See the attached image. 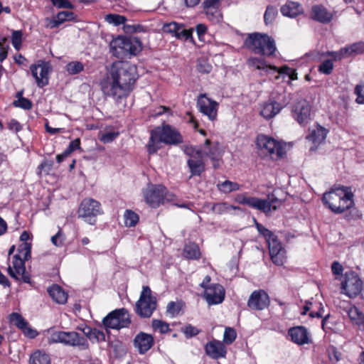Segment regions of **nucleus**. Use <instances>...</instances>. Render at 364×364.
<instances>
[{"mask_svg":"<svg viewBox=\"0 0 364 364\" xmlns=\"http://www.w3.org/2000/svg\"><path fill=\"white\" fill-rule=\"evenodd\" d=\"M333 69V63L331 60H323L318 67V70L320 73L325 75H330Z\"/></svg>","mask_w":364,"mask_h":364,"instance_id":"obj_45","label":"nucleus"},{"mask_svg":"<svg viewBox=\"0 0 364 364\" xmlns=\"http://www.w3.org/2000/svg\"><path fill=\"white\" fill-rule=\"evenodd\" d=\"M53 5L58 9H73V5L69 0H50Z\"/></svg>","mask_w":364,"mask_h":364,"instance_id":"obj_59","label":"nucleus"},{"mask_svg":"<svg viewBox=\"0 0 364 364\" xmlns=\"http://www.w3.org/2000/svg\"><path fill=\"white\" fill-rule=\"evenodd\" d=\"M166 188L161 185L149 186L144 191L146 202L152 208H157L164 203Z\"/></svg>","mask_w":364,"mask_h":364,"instance_id":"obj_16","label":"nucleus"},{"mask_svg":"<svg viewBox=\"0 0 364 364\" xmlns=\"http://www.w3.org/2000/svg\"><path fill=\"white\" fill-rule=\"evenodd\" d=\"M205 351L208 356L215 360L225 358L227 353V349L224 343L215 339L205 344Z\"/></svg>","mask_w":364,"mask_h":364,"instance_id":"obj_21","label":"nucleus"},{"mask_svg":"<svg viewBox=\"0 0 364 364\" xmlns=\"http://www.w3.org/2000/svg\"><path fill=\"white\" fill-rule=\"evenodd\" d=\"M197 106L199 111L208 116L210 120L214 121L216 119L218 103L215 100L207 97L205 94H201L198 99Z\"/></svg>","mask_w":364,"mask_h":364,"instance_id":"obj_19","label":"nucleus"},{"mask_svg":"<svg viewBox=\"0 0 364 364\" xmlns=\"http://www.w3.org/2000/svg\"><path fill=\"white\" fill-rule=\"evenodd\" d=\"M105 20L109 23L113 24L114 26H119L124 24L126 22L127 18L124 16L111 14L105 16Z\"/></svg>","mask_w":364,"mask_h":364,"instance_id":"obj_40","label":"nucleus"},{"mask_svg":"<svg viewBox=\"0 0 364 364\" xmlns=\"http://www.w3.org/2000/svg\"><path fill=\"white\" fill-rule=\"evenodd\" d=\"M181 331L185 335L186 338H190L193 336H196L200 332V331L198 328L192 326L191 324L186 325L185 326L181 328Z\"/></svg>","mask_w":364,"mask_h":364,"instance_id":"obj_42","label":"nucleus"},{"mask_svg":"<svg viewBox=\"0 0 364 364\" xmlns=\"http://www.w3.org/2000/svg\"><path fill=\"white\" fill-rule=\"evenodd\" d=\"M52 70L50 62L43 60H39L37 63L30 66L31 75L35 78L38 87L41 88L48 85L49 74Z\"/></svg>","mask_w":364,"mask_h":364,"instance_id":"obj_14","label":"nucleus"},{"mask_svg":"<svg viewBox=\"0 0 364 364\" xmlns=\"http://www.w3.org/2000/svg\"><path fill=\"white\" fill-rule=\"evenodd\" d=\"M257 230L259 232V233L265 238L266 241L269 240L271 237H273V235H274V234L272 231L264 227L260 223H257Z\"/></svg>","mask_w":364,"mask_h":364,"instance_id":"obj_58","label":"nucleus"},{"mask_svg":"<svg viewBox=\"0 0 364 364\" xmlns=\"http://www.w3.org/2000/svg\"><path fill=\"white\" fill-rule=\"evenodd\" d=\"M30 364H51L50 355L43 350H37L33 353L29 359Z\"/></svg>","mask_w":364,"mask_h":364,"instance_id":"obj_31","label":"nucleus"},{"mask_svg":"<svg viewBox=\"0 0 364 364\" xmlns=\"http://www.w3.org/2000/svg\"><path fill=\"white\" fill-rule=\"evenodd\" d=\"M49 343H61L67 346H77L81 350H86L89 348L87 338L80 336L75 331H55L51 334Z\"/></svg>","mask_w":364,"mask_h":364,"instance_id":"obj_10","label":"nucleus"},{"mask_svg":"<svg viewBox=\"0 0 364 364\" xmlns=\"http://www.w3.org/2000/svg\"><path fill=\"white\" fill-rule=\"evenodd\" d=\"M152 328L161 333H166L171 331L168 323L159 319H154L151 322Z\"/></svg>","mask_w":364,"mask_h":364,"instance_id":"obj_39","label":"nucleus"},{"mask_svg":"<svg viewBox=\"0 0 364 364\" xmlns=\"http://www.w3.org/2000/svg\"><path fill=\"white\" fill-rule=\"evenodd\" d=\"M203 296L209 305L219 304L225 299V289L220 284H212L206 288Z\"/></svg>","mask_w":364,"mask_h":364,"instance_id":"obj_20","label":"nucleus"},{"mask_svg":"<svg viewBox=\"0 0 364 364\" xmlns=\"http://www.w3.org/2000/svg\"><path fill=\"white\" fill-rule=\"evenodd\" d=\"M84 70V65L80 61H72L67 64L66 70L70 75H76Z\"/></svg>","mask_w":364,"mask_h":364,"instance_id":"obj_38","label":"nucleus"},{"mask_svg":"<svg viewBox=\"0 0 364 364\" xmlns=\"http://www.w3.org/2000/svg\"><path fill=\"white\" fill-rule=\"evenodd\" d=\"M220 0H205L203 2V8L206 10L207 15L210 14V9H218L219 8Z\"/></svg>","mask_w":364,"mask_h":364,"instance_id":"obj_52","label":"nucleus"},{"mask_svg":"<svg viewBox=\"0 0 364 364\" xmlns=\"http://www.w3.org/2000/svg\"><path fill=\"white\" fill-rule=\"evenodd\" d=\"M292 117L301 125L305 127L311 119V106L305 99H300L291 106Z\"/></svg>","mask_w":364,"mask_h":364,"instance_id":"obj_13","label":"nucleus"},{"mask_svg":"<svg viewBox=\"0 0 364 364\" xmlns=\"http://www.w3.org/2000/svg\"><path fill=\"white\" fill-rule=\"evenodd\" d=\"M328 56H331L335 60H339L343 58L348 57V49H345V48H341L338 52H328Z\"/></svg>","mask_w":364,"mask_h":364,"instance_id":"obj_56","label":"nucleus"},{"mask_svg":"<svg viewBox=\"0 0 364 364\" xmlns=\"http://www.w3.org/2000/svg\"><path fill=\"white\" fill-rule=\"evenodd\" d=\"M156 306L157 299L152 295L151 289L148 286H144L139 299L136 303V313L141 318H150Z\"/></svg>","mask_w":364,"mask_h":364,"instance_id":"obj_7","label":"nucleus"},{"mask_svg":"<svg viewBox=\"0 0 364 364\" xmlns=\"http://www.w3.org/2000/svg\"><path fill=\"white\" fill-rule=\"evenodd\" d=\"M266 203H267V205H269V210L267 211L263 212L266 215L269 213L273 209L274 210H277V205L279 206L281 205V201L276 197H274V195H268L267 199H262Z\"/></svg>","mask_w":364,"mask_h":364,"instance_id":"obj_41","label":"nucleus"},{"mask_svg":"<svg viewBox=\"0 0 364 364\" xmlns=\"http://www.w3.org/2000/svg\"><path fill=\"white\" fill-rule=\"evenodd\" d=\"M270 299L268 294L263 289L255 290L250 294L247 305L255 311H262L269 307Z\"/></svg>","mask_w":364,"mask_h":364,"instance_id":"obj_17","label":"nucleus"},{"mask_svg":"<svg viewBox=\"0 0 364 364\" xmlns=\"http://www.w3.org/2000/svg\"><path fill=\"white\" fill-rule=\"evenodd\" d=\"M80 148V139L79 138L71 141L65 150V154H70L74 151Z\"/></svg>","mask_w":364,"mask_h":364,"instance_id":"obj_62","label":"nucleus"},{"mask_svg":"<svg viewBox=\"0 0 364 364\" xmlns=\"http://www.w3.org/2000/svg\"><path fill=\"white\" fill-rule=\"evenodd\" d=\"M181 309L180 303H176L175 301H170L166 307V312L169 314L172 317L177 316Z\"/></svg>","mask_w":364,"mask_h":364,"instance_id":"obj_49","label":"nucleus"},{"mask_svg":"<svg viewBox=\"0 0 364 364\" xmlns=\"http://www.w3.org/2000/svg\"><path fill=\"white\" fill-rule=\"evenodd\" d=\"M192 33L193 29H186L183 25L181 30L179 33H178L177 38L184 41H187L188 39L193 40Z\"/></svg>","mask_w":364,"mask_h":364,"instance_id":"obj_60","label":"nucleus"},{"mask_svg":"<svg viewBox=\"0 0 364 364\" xmlns=\"http://www.w3.org/2000/svg\"><path fill=\"white\" fill-rule=\"evenodd\" d=\"M256 145L261 154L269 156L273 160L279 159L284 154L282 145L274 139L264 134H259L256 139Z\"/></svg>","mask_w":364,"mask_h":364,"instance_id":"obj_8","label":"nucleus"},{"mask_svg":"<svg viewBox=\"0 0 364 364\" xmlns=\"http://www.w3.org/2000/svg\"><path fill=\"white\" fill-rule=\"evenodd\" d=\"M348 315L355 324L359 326H364V314L357 307H350L348 311Z\"/></svg>","mask_w":364,"mask_h":364,"instance_id":"obj_33","label":"nucleus"},{"mask_svg":"<svg viewBox=\"0 0 364 364\" xmlns=\"http://www.w3.org/2000/svg\"><path fill=\"white\" fill-rule=\"evenodd\" d=\"M139 78L137 68L127 61L113 63L107 76L100 82L104 95L113 98L116 103H121L134 90Z\"/></svg>","mask_w":364,"mask_h":364,"instance_id":"obj_1","label":"nucleus"},{"mask_svg":"<svg viewBox=\"0 0 364 364\" xmlns=\"http://www.w3.org/2000/svg\"><path fill=\"white\" fill-rule=\"evenodd\" d=\"M311 18L321 23H328L333 18V14L323 5H314L311 7Z\"/></svg>","mask_w":364,"mask_h":364,"instance_id":"obj_24","label":"nucleus"},{"mask_svg":"<svg viewBox=\"0 0 364 364\" xmlns=\"http://www.w3.org/2000/svg\"><path fill=\"white\" fill-rule=\"evenodd\" d=\"M280 11L284 16L294 18L302 12V8L300 4L288 1L281 7Z\"/></svg>","mask_w":364,"mask_h":364,"instance_id":"obj_28","label":"nucleus"},{"mask_svg":"<svg viewBox=\"0 0 364 364\" xmlns=\"http://www.w3.org/2000/svg\"><path fill=\"white\" fill-rule=\"evenodd\" d=\"M239 206L229 205L227 203H214L211 208L212 211L218 215L224 214L231 210H240Z\"/></svg>","mask_w":364,"mask_h":364,"instance_id":"obj_34","label":"nucleus"},{"mask_svg":"<svg viewBox=\"0 0 364 364\" xmlns=\"http://www.w3.org/2000/svg\"><path fill=\"white\" fill-rule=\"evenodd\" d=\"M22 31H14L11 36V43L16 50H19L22 43Z\"/></svg>","mask_w":364,"mask_h":364,"instance_id":"obj_44","label":"nucleus"},{"mask_svg":"<svg viewBox=\"0 0 364 364\" xmlns=\"http://www.w3.org/2000/svg\"><path fill=\"white\" fill-rule=\"evenodd\" d=\"M119 136V132H109L103 134L100 137V140L104 143H110L113 141Z\"/></svg>","mask_w":364,"mask_h":364,"instance_id":"obj_63","label":"nucleus"},{"mask_svg":"<svg viewBox=\"0 0 364 364\" xmlns=\"http://www.w3.org/2000/svg\"><path fill=\"white\" fill-rule=\"evenodd\" d=\"M341 289L348 297L353 298L358 294L364 299V288L363 282L358 274L353 271H348L345 273L343 279L341 282Z\"/></svg>","mask_w":364,"mask_h":364,"instance_id":"obj_12","label":"nucleus"},{"mask_svg":"<svg viewBox=\"0 0 364 364\" xmlns=\"http://www.w3.org/2000/svg\"><path fill=\"white\" fill-rule=\"evenodd\" d=\"M57 16L60 23H63L66 21H72L75 17V14L73 12L69 11H63L58 12Z\"/></svg>","mask_w":364,"mask_h":364,"instance_id":"obj_54","label":"nucleus"},{"mask_svg":"<svg viewBox=\"0 0 364 364\" xmlns=\"http://www.w3.org/2000/svg\"><path fill=\"white\" fill-rule=\"evenodd\" d=\"M247 62L250 66L255 67L258 70L264 69L267 67L265 60L261 58H251L248 59Z\"/></svg>","mask_w":364,"mask_h":364,"instance_id":"obj_50","label":"nucleus"},{"mask_svg":"<svg viewBox=\"0 0 364 364\" xmlns=\"http://www.w3.org/2000/svg\"><path fill=\"white\" fill-rule=\"evenodd\" d=\"M197 70L200 73L208 74L212 70V65L204 60H199L197 65Z\"/></svg>","mask_w":364,"mask_h":364,"instance_id":"obj_55","label":"nucleus"},{"mask_svg":"<svg viewBox=\"0 0 364 364\" xmlns=\"http://www.w3.org/2000/svg\"><path fill=\"white\" fill-rule=\"evenodd\" d=\"M345 49H348V57L353 53H361L364 51V43H353L349 47H346Z\"/></svg>","mask_w":364,"mask_h":364,"instance_id":"obj_53","label":"nucleus"},{"mask_svg":"<svg viewBox=\"0 0 364 364\" xmlns=\"http://www.w3.org/2000/svg\"><path fill=\"white\" fill-rule=\"evenodd\" d=\"M288 333L291 341L295 343L303 345L309 342L308 332L306 328L304 326L291 328Z\"/></svg>","mask_w":364,"mask_h":364,"instance_id":"obj_25","label":"nucleus"},{"mask_svg":"<svg viewBox=\"0 0 364 364\" xmlns=\"http://www.w3.org/2000/svg\"><path fill=\"white\" fill-rule=\"evenodd\" d=\"M13 105L16 107H20L26 110H29L32 108L33 104L29 99L26 97H20V99L14 101Z\"/></svg>","mask_w":364,"mask_h":364,"instance_id":"obj_43","label":"nucleus"},{"mask_svg":"<svg viewBox=\"0 0 364 364\" xmlns=\"http://www.w3.org/2000/svg\"><path fill=\"white\" fill-rule=\"evenodd\" d=\"M328 358L333 363L338 362L342 356L341 353L334 346H329L328 348Z\"/></svg>","mask_w":364,"mask_h":364,"instance_id":"obj_47","label":"nucleus"},{"mask_svg":"<svg viewBox=\"0 0 364 364\" xmlns=\"http://www.w3.org/2000/svg\"><path fill=\"white\" fill-rule=\"evenodd\" d=\"M89 340L92 343H102L106 341V336L103 331L94 328Z\"/></svg>","mask_w":364,"mask_h":364,"instance_id":"obj_46","label":"nucleus"},{"mask_svg":"<svg viewBox=\"0 0 364 364\" xmlns=\"http://www.w3.org/2000/svg\"><path fill=\"white\" fill-rule=\"evenodd\" d=\"M103 213L101 204L92 198H85L80 203L77 216L90 225H95L97 217Z\"/></svg>","mask_w":364,"mask_h":364,"instance_id":"obj_9","label":"nucleus"},{"mask_svg":"<svg viewBox=\"0 0 364 364\" xmlns=\"http://www.w3.org/2000/svg\"><path fill=\"white\" fill-rule=\"evenodd\" d=\"M237 334L234 328L227 327L223 335V341L225 343L231 344L236 338Z\"/></svg>","mask_w":364,"mask_h":364,"instance_id":"obj_48","label":"nucleus"},{"mask_svg":"<svg viewBox=\"0 0 364 364\" xmlns=\"http://www.w3.org/2000/svg\"><path fill=\"white\" fill-rule=\"evenodd\" d=\"M183 255L188 259H198L200 255L198 245L195 242L186 244L183 248Z\"/></svg>","mask_w":364,"mask_h":364,"instance_id":"obj_32","label":"nucleus"},{"mask_svg":"<svg viewBox=\"0 0 364 364\" xmlns=\"http://www.w3.org/2000/svg\"><path fill=\"white\" fill-rule=\"evenodd\" d=\"M124 217V223L127 227H134L139 221L138 215L130 210H127L125 211Z\"/></svg>","mask_w":364,"mask_h":364,"instance_id":"obj_37","label":"nucleus"},{"mask_svg":"<svg viewBox=\"0 0 364 364\" xmlns=\"http://www.w3.org/2000/svg\"><path fill=\"white\" fill-rule=\"evenodd\" d=\"M314 306L315 308L318 309V310L316 311V313H320L321 315V318H322L321 326H322L323 329H324L326 321L330 317V314H327L326 315L323 316L324 307L323 306V304L321 303H314Z\"/></svg>","mask_w":364,"mask_h":364,"instance_id":"obj_57","label":"nucleus"},{"mask_svg":"<svg viewBox=\"0 0 364 364\" xmlns=\"http://www.w3.org/2000/svg\"><path fill=\"white\" fill-rule=\"evenodd\" d=\"M348 187L341 186L331 189L322 197L323 203L334 213L340 214L350 209L353 205V194L347 191Z\"/></svg>","mask_w":364,"mask_h":364,"instance_id":"obj_3","label":"nucleus"},{"mask_svg":"<svg viewBox=\"0 0 364 364\" xmlns=\"http://www.w3.org/2000/svg\"><path fill=\"white\" fill-rule=\"evenodd\" d=\"M277 15L275 9L272 6H268L264 15V20L266 24L270 23L274 19Z\"/></svg>","mask_w":364,"mask_h":364,"instance_id":"obj_51","label":"nucleus"},{"mask_svg":"<svg viewBox=\"0 0 364 364\" xmlns=\"http://www.w3.org/2000/svg\"><path fill=\"white\" fill-rule=\"evenodd\" d=\"M244 46L255 54L272 56L276 51L274 40L267 34L253 33L248 35Z\"/></svg>","mask_w":364,"mask_h":364,"instance_id":"obj_5","label":"nucleus"},{"mask_svg":"<svg viewBox=\"0 0 364 364\" xmlns=\"http://www.w3.org/2000/svg\"><path fill=\"white\" fill-rule=\"evenodd\" d=\"M49 296L56 303L60 304H64L68 300V294L65 290L58 284H53L49 287L47 289Z\"/></svg>","mask_w":364,"mask_h":364,"instance_id":"obj_27","label":"nucleus"},{"mask_svg":"<svg viewBox=\"0 0 364 364\" xmlns=\"http://www.w3.org/2000/svg\"><path fill=\"white\" fill-rule=\"evenodd\" d=\"M18 254L13 256V267L9 265L8 273L16 280L30 283V277L26 273L25 261L31 258V244L23 242L18 247Z\"/></svg>","mask_w":364,"mask_h":364,"instance_id":"obj_4","label":"nucleus"},{"mask_svg":"<svg viewBox=\"0 0 364 364\" xmlns=\"http://www.w3.org/2000/svg\"><path fill=\"white\" fill-rule=\"evenodd\" d=\"M110 49L117 58L137 55L142 49L141 41L136 38L118 36L110 43Z\"/></svg>","mask_w":364,"mask_h":364,"instance_id":"obj_6","label":"nucleus"},{"mask_svg":"<svg viewBox=\"0 0 364 364\" xmlns=\"http://www.w3.org/2000/svg\"><path fill=\"white\" fill-rule=\"evenodd\" d=\"M218 188L220 191L225 193H229L232 191H239L240 189V185L236 182L226 180L223 183L218 184Z\"/></svg>","mask_w":364,"mask_h":364,"instance_id":"obj_35","label":"nucleus"},{"mask_svg":"<svg viewBox=\"0 0 364 364\" xmlns=\"http://www.w3.org/2000/svg\"><path fill=\"white\" fill-rule=\"evenodd\" d=\"M183 142V136L178 129L169 124H163L151 130L147 151L149 154H154L161 148V143L178 145Z\"/></svg>","mask_w":364,"mask_h":364,"instance_id":"obj_2","label":"nucleus"},{"mask_svg":"<svg viewBox=\"0 0 364 364\" xmlns=\"http://www.w3.org/2000/svg\"><path fill=\"white\" fill-rule=\"evenodd\" d=\"M191 176H200L205 171V164L202 158L191 157L187 161Z\"/></svg>","mask_w":364,"mask_h":364,"instance_id":"obj_29","label":"nucleus"},{"mask_svg":"<svg viewBox=\"0 0 364 364\" xmlns=\"http://www.w3.org/2000/svg\"><path fill=\"white\" fill-rule=\"evenodd\" d=\"M51 242L56 247H61L63 245V233L60 230L51 237Z\"/></svg>","mask_w":364,"mask_h":364,"instance_id":"obj_64","label":"nucleus"},{"mask_svg":"<svg viewBox=\"0 0 364 364\" xmlns=\"http://www.w3.org/2000/svg\"><path fill=\"white\" fill-rule=\"evenodd\" d=\"M282 109L280 103L276 101L269 100L264 103L260 111V114L265 119H269L274 117Z\"/></svg>","mask_w":364,"mask_h":364,"instance_id":"obj_26","label":"nucleus"},{"mask_svg":"<svg viewBox=\"0 0 364 364\" xmlns=\"http://www.w3.org/2000/svg\"><path fill=\"white\" fill-rule=\"evenodd\" d=\"M183 24H179L176 22H171L168 23H165L162 27V31L164 33H170L173 36L177 38L178 33H179L181 30Z\"/></svg>","mask_w":364,"mask_h":364,"instance_id":"obj_36","label":"nucleus"},{"mask_svg":"<svg viewBox=\"0 0 364 364\" xmlns=\"http://www.w3.org/2000/svg\"><path fill=\"white\" fill-rule=\"evenodd\" d=\"M131 323L129 311L125 308L115 309L109 312L103 319L102 325L107 329L119 330L128 327Z\"/></svg>","mask_w":364,"mask_h":364,"instance_id":"obj_11","label":"nucleus"},{"mask_svg":"<svg viewBox=\"0 0 364 364\" xmlns=\"http://www.w3.org/2000/svg\"><path fill=\"white\" fill-rule=\"evenodd\" d=\"M235 201L242 205H247L252 208L265 212L269 210L267 203L257 197H248L244 194H238L235 197Z\"/></svg>","mask_w":364,"mask_h":364,"instance_id":"obj_22","label":"nucleus"},{"mask_svg":"<svg viewBox=\"0 0 364 364\" xmlns=\"http://www.w3.org/2000/svg\"><path fill=\"white\" fill-rule=\"evenodd\" d=\"M154 343V337L144 332L139 333L134 339V346L140 354L146 353Z\"/></svg>","mask_w":364,"mask_h":364,"instance_id":"obj_23","label":"nucleus"},{"mask_svg":"<svg viewBox=\"0 0 364 364\" xmlns=\"http://www.w3.org/2000/svg\"><path fill=\"white\" fill-rule=\"evenodd\" d=\"M354 92L357 95L355 100L356 102L358 104H364V85H356Z\"/></svg>","mask_w":364,"mask_h":364,"instance_id":"obj_61","label":"nucleus"},{"mask_svg":"<svg viewBox=\"0 0 364 364\" xmlns=\"http://www.w3.org/2000/svg\"><path fill=\"white\" fill-rule=\"evenodd\" d=\"M271 259L276 265H282L285 260V250L282 247L281 242L279 241L277 235H273L269 240L266 241Z\"/></svg>","mask_w":364,"mask_h":364,"instance_id":"obj_18","label":"nucleus"},{"mask_svg":"<svg viewBox=\"0 0 364 364\" xmlns=\"http://www.w3.org/2000/svg\"><path fill=\"white\" fill-rule=\"evenodd\" d=\"M196 154L199 158L208 157L213 161V168H218L219 164L218 161L221 157V152L218 142H212L206 139L205 143L197 150Z\"/></svg>","mask_w":364,"mask_h":364,"instance_id":"obj_15","label":"nucleus"},{"mask_svg":"<svg viewBox=\"0 0 364 364\" xmlns=\"http://www.w3.org/2000/svg\"><path fill=\"white\" fill-rule=\"evenodd\" d=\"M327 134V130L321 126H318L316 129L311 131L306 139L314 144L317 145L322 143Z\"/></svg>","mask_w":364,"mask_h":364,"instance_id":"obj_30","label":"nucleus"}]
</instances>
